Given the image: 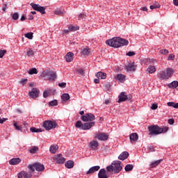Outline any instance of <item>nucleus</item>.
Instances as JSON below:
<instances>
[{
  "label": "nucleus",
  "mask_w": 178,
  "mask_h": 178,
  "mask_svg": "<svg viewBox=\"0 0 178 178\" xmlns=\"http://www.w3.org/2000/svg\"><path fill=\"white\" fill-rule=\"evenodd\" d=\"M106 45H109L113 48H119L120 47L129 45V40L123 39L120 37H117L106 40Z\"/></svg>",
  "instance_id": "f257e3e1"
},
{
  "label": "nucleus",
  "mask_w": 178,
  "mask_h": 178,
  "mask_svg": "<svg viewBox=\"0 0 178 178\" xmlns=\"http://www.w3.org/2000/svg\"><path fill=\"white\" fill-rule=\"evenodd\" d=\"M122 169H123V166L120 161H113L111 165L106 167L107 172H113L115 174L122 172Z\"/></svg>",
  "instance_id": "f03ea898"
},
{
  "label": "nucleus",
  "mask_w": 178,
  "mask_h": 178,
  "mask_svg": "<svg viewBox=\"0 0 178 178\" xmlns=\"http://www.w3.org/2000/svg\"><path fill=\"white\" fill-rule=\"evenodd\" d=\"M149 134L154 136H158V134H162V133H166L169 130L168 127H160L158 125H153L148 127Z\"/></svg>",
  "instance_id": "7ed1b4c3"
},
{
  "label": "nucleus",
  "mask_w": 178,
  "mask_h": 178,
  "mask_svg": "<svg viewBox=\"0 0 178 178\" xmlns=\"http://www.w3.org/2000/svg\"><path fill=\"white\" fill-rule=\"evenodd\" d=\"M172 74H173V69L167 68L165 70L160 72L159 79H160V80H168V79L172 77Z\"/></svg>",
  "instance_id": "20e7f679"
},
{
  "label": "nucleus",
  "mask_w": 178,
  "mask_h": 178,
  "mask_svg": "<svg viewBox=\"0 0 178 178\" xmlns=\"http://www.w3.org/2000/svg\"><path fill=\"white\" fill-rule=\"evenodd\" d=\"M28 169H29L32 173H34L35 170H37V172H44L45 167L42 163H34L33 164L29 165Z\"/></svg>",
  "instance_id": "39448f33"
},
{
  "label": "nucleus",
  "mask_w": 178,
  "mask_h": 178,
  "mask_svg": "<svg viewBox=\"0 0 178 178\" xmlns=\"http://www.w3.org/2000/svg\"><path fill=\"white\" fill-rule=\"evenodd\" d=\"M43 127L45 130H52V129H55L58 124L55 121L51 120H45L42 124Z\"/></svg>",
  "instance_id": "423d86ee"
},
{
  "label": "nucleus",
  "mask_w": 178,
  "mask_h": 178,
  "mask_svg": "<svg viewBox=\"0 0 178 178\" xmlns=\"http://www.w3.org/2000/svg\"><path fill=\"white\" fill-rule=\"evenodd\" d=\"M31 6L36 12H40L42 15H45V7L40 6V4H35L34 3H31Z\"/></svg>",
  "instance_id": "0eeeda50"
},
{
  "label": "nucleus",
  "mask_w": 178,
  "mask_h": 178,
  "mask_svg": "<svg viewBox=\"0 0 178 178\" xmlns=\"http://www.w3.org/2000/svg\"><path fill=\"white\" fill-rule=\"evenodd\" d=\"M81 119L83 122H92L95 120V115L92 113H87L82 115Z\"/></svg>",
  "instance_id": "6e6552de"
},
{
  "label": "nucleus",
  "mask_w": 178,
  "mask_h": 178,
  "mask_svg": "<svg viewBox=\"0 0 178 178\" xmlns=\"http://www.w3.org/2000/svg\"><path fill=\"white\" fill-rule=\"evenodd\" d=\"M95 138H97L100 141H106L109 138V135L105 133H98L95 134Z\"/></svg>",
  "instance_id": "1a4fd4ad"
},
{
  "label": "nucleus",
  "mask_w": 178,
  "mask_h": 178,
  "mask_svg": "<svg viewBox=\"0 0 178 178\" xmlns=\"http://www.w3.org/2000/svg\"><path fill=\"white\" fill-rule=\"evenodd\" d=\"M54 161H55L56 163L60 165L62 163H65L66 159H65V157H62V154H57L54 157Z\"/></svg>",
  "instance_id": "9d476101"
},
{
  "label": "nucleus",
  "mask_w": 178,
  "mask_h": 178,
  "mask_svg": "<svg viewBox=\"0 0 178 178\" xmlns=\"http://www.w3.org/2000/svg\"><path fill=\"white\" fill-rule=\"evenodd\" d=\"M45 76L49 80H55L56 79V72L54 71H47L45 72Z\"/></svg>",
  "instance_id": "9b49d317"
},
{
  "label": "nucleus",
  "mask_w": 178,
  "mask_h": 178,
  "mask_svg": "<svg viewBox=\"0 0 178 178\" xmlns=\"http://www.w3.org/2000/svg\"><path fill=\"white\" fill-rule=\"evenodd\" d=\"M32 172H26V171H22L18 173L17 176L18 178H31L33 175L31 174Z\"/></svg>",
  "instance_id": "f8f14e48"
},
{
  "label": "nucleus",
  "mask_w": 178,
  "mask_h": 178,
  "mask_svg": "<svg viewBox=\"0 0 178 178\" xmlns=\"http://www.w3.org/2000/svg\"><path fill=\"white\" fill-rule=\"evenodd\" d=\"M40 95V90L38 89L33 88L32 90L29 92V96L31 98H38V95Z\"/></svg>",
  "instance_id": "ddd939ff"
},
{
  "label": "nucleus",
  "mask_w": 178,
  "mask_h": 178,
  "mask_svg": "<svg viewBox=\"0 0 178 178\" xmlns=\"http://www.w3.org/2000/svg\"><path fill=\"white\" fill-rule=\"evenodd\" d=\"M99 146V143L95 140H92L89 143V147L91 148V149H93V151H95V149H98Z\"/></svg>",
  "instance_id": "4468645a"
},
{
  "label": "nucleus",
  "mask_w": 178,
  "mask_h": 178,
  "mask_svg": "<svg viewBox=\"0 0 178 178\" xmlns=\"http://www.w3.org/2000/svg\"><path fill=\"white\" fill-rule=\"evenodd\" d=\"M94 126H95V122L85 123L83 126H82V130H90V129L94 127Z\"/></svg>",
  "instance_id": "2eb2a0df"
},
{
  "label": "nucleus",
  "mask_w": 178,
  "mask_h": 178,
  "mask_svg": "<svg viewBox=\"0 0 178 178\" xmlns=\"http://www.w3.org/2000/svg\"><path fill=\"white\" fill-rule=\"evenodd\" d=\"M99 178H108V174H106V170L104 168L101 169L98 173Z\"/></svg>",
  "instance_id": "dca6fc26"
},
{
  "label": "nucleus",
  "mask_w": 178,
  "mask_h": 178,
  "mask_svg": "<svg viewBox=\"0 0 178 178\" xmlns=\"http://www.w3.org/2000/svg\"><path fill=\"white\" fill-rule=\"evenodd\" d=\"M100 169L99 165L91 167L89 170L86 172V175H92V173H95V172H98V170Z\"/></svg>",
  "instance_id": "f3484780"
},
{
  "label": "nucleus",
  "mask_w": 178,
  "mask_h": 178,
  "mask_svg": "<svg viewBox=\"0 0 178 178\" xmlns=\"http://www.w3.org/2000/svg\"><path fill=\"white\" fill-rule=\"evenodd\" d=\"M125 69L127 72H134L136 70V65H134V63H129L125 65Z\"/></svg>",
  "instance_id": "a211bd4d"
},
{
  "label": "nucleus",
  "mask_w": 178,
  "mask_h": 178,
  "mask_svg": "<svg viewBox=\"0 0 178 178\" xmlns=\"http://www.w3.org/2000/svg\"><path fill=\"white\" fill-rule=\"evenodd\" d=\"M22 162V159L20 158H14L9 161L10 165H19Z\"/></svg>",
  "instance_id": "6ab92c4d"
},
{
  "label": "nucleus",
  "mask_w": 178,
  "mask_h": 178,
  "mask_svg": "<svg viewBox=\"0 0 178 178\" xmlns=\"http://www.w3.org/2000/svg\"><path fill=\"white\" fill-rule=\"evenodd\" d=\"M73 56H74V54H73L72 52L67 53L65 56L66 62H72L73 60Z\"/></svg>",
  "instance_id": "aec40b11"
},
{
  "label": "nucleus",
  "mask_w": 178,
  "mask_h": 178,
  "mask_svg": "<svg viewBox=\"0 0 178 178\" xmlns=\"http://www.w3.org/2000/svg\"><path fill=\"white\" fill-rule=\"evenodd\" d=\"M95 76L97 79H100L101 80H105V79H106V73L105 72H99L95 74Z\"/></svg>",
  "instance_id": "412c9836"
},
{
  "label": "nucleus",
  "mask_w": 178,
  "mask_h": 178,
  "mask_svg": "<svg viewBox=\"0 0 178 178\" xmlns=\"http://www.w3.org/2000/svg\"><path fill=\"white\" fill-rule=\"evenodd\" d=\"M129 158V152H124L118 156V159L120 161H124V159H127Z\"/></svg>",
  "instance_id": "4be33fe9"
},
{
  "label": "nucleus",
  "mask_w": 178,
  "mask_h": 178,
  "mask_svg": "<svg viewBox=\"0 0 178 178\" xmlns=\"http://www.w3.org/2000/svg\"><path fill=\"white\" fill-rule=\"evenodd\" d=\"M129 138L131 143L136 142L137 140H138V134H137V133H132L130 135Z\"/></svg>",
  "instance_id": "5701e85b"
},
{
  "label": "nucleus",
  "mask_w": 178,
  "mask_h": 178,
  "mask_svg": "<svg viewBox=\"0 0 178 178\" xmlns=\"http://www.w3.org/2000/svg\"><path fill=\"white\" fill-rule=\"evenodd\" d=\"M118 98V102H124L127 99V95H124V92H121Z\"/></svg>",
  "instance_id": "b1692460"
},
{
  "label": "nucleus",
  "mask_w": 178,
  "mask_h": 178,
  "mask_svg": "<svg viewBox=\"0 0 178 178\" xmlns=\"http://www.w3.org/2000/svg\"><path fill=\"white\" fill-rule=\"evenodd\" d=\"M115 79L116 80H119V81H121V83H123L124 80H126V76L122 74H118L115 76Z\"/></svg>",
  "instance_id": "393cba45"
},
{
  "label": "nucleus",
  "mask_w": 178,
  "mask_h": 178,
  "mask_svg": "<svg viewBox=\"0 0 178 178\" xmlns=\"http://www.w3.org/2000/svg\"><path fill=\"white\" fill-rule=\"evenodd\" d=\"M65 166L67 169H72V168H73V166H74V162H73V161H68L65 162Z\"/></svg>",
  "instance_id": "a878e982"
},
{
  "label": "nucleus",
  "mask_w": 178,
  "mask_h": 178,
  "mask_svg": "<svg viewBox=\"0 0 178 178\" xmlns=\"http://www.w3.org/2000/svg\"><path fill=\"white\" fill-rule=\"evenodd\" d=\"M59 147L58 145H51L49 147V151L51 154H55L56 152V150H58Z\"/></svg>",
  "instance_id": "bb28decb"
},
{
  "label": "nucleus",
  "mask_w": 178,
  "mask_h": 178,
  "mask_svg": "<svg viewBox=\"0 0 178 178\" xmlns=\"http://www.w3.org/2000/svg\"><path fill=\"white\" fill-rule=\"evenodd\" d=\"M147 72L150 74H152V73H155V72H156V68L155 67V66L149 65L147 68Z\"/></svg>",
  "instance_id": "cd10ccee"
},
{
  "label": "nucleus",
  "mask_w": 178,
  "mask_h": 178,
  "mask_svg": "<svg viewBox=\"0 0 178 178\" xmlns=\"http://www.w3.org/2000/svg\"><path fill=\"white\" fill-rule=\"evenodd\" d=\"M169 88H177L178 87V81H174L170 84H168Z\"/></svg>",
  "instance_id": "c85d7f7f"
},
{
  "label": "nucleus",
  "mask_w": 178,
  "mask_h": 178,
  "mask_svg": "<svg viewBox=\"0 0 178 178\" xmlns=\"http://www.w3.org/2000/svg\"><path fill=\"white\" fill-rule=\"evenodd\" d=\"M83 55H91V50L90 49L83 48L82 49Z\"/></svg>",
  "instance_id": "c756f323"
},
{
  "label": "nucleus",
  "mask_w": 178,
  "mask_h": 178,
  "mask_svg": "<svg viewBox=\"0 0 178 178\" xmlns=\"http://www.w3.org/2000/svg\"><path fill=\"white\" fill-rule=\"evenodd\" d=\"M26 55L29 57V58H33V56H34V51H33V49H29L26 51Z\"/></svg>",
  "instance_id": "7c9ffc66"
},
{
  "label": "nucleus",
  "mask_w": 178,
  "mask_h": 178,
  "mask_svg": "<svg viewBox=\"0 0 178 178\" xmlns=\"http://www.w3.org/2000/svg\"><path fill=\"white\" fill-rule=\"evenodd\" d=\"M161 8V4L158 2H155L153 5L150 6V9L152 10L153 9H159Z\"/></svg>",
  "instance_id": "2f4dec72"
},
{
  "label": "nucleus",
  "mask_w": 178,
  "mask_h": 178,
  "mask_svg": "<svg viewBox=\"0 0 178 178\" xmlns=\"http://www.w3.org/2000/svg\"><path fill=\"white\" fill-rule=\"evenodd\" d=\"M168 106H172V108H175V109H178V103H175L173 102H168L167 103Z\"/></svg>",
  "instance_id": "473e14b6"
},
{
  "label": "nucleus",
  "mask_w": 178,
  "mask_h": 178,
  "mask_svg": "<svg viewBox=\"0 0 178 178\" xmlns=\"http://www.w3.org/2000/svg\"><path fill=\"white\" fill-rule=\"evenodd\" d=\"M63 101H69L70 99V96L67 93L63 94L61 96Z\"/></svg>",
  "instance_id": "72a5a7b5"
},
{
  "label": "nucleus",
  "mask_w": 178,
  "mask_h": 178,
  "mask_svg": "<svg viewBox=\"0 0 178 178\" xmlns=\"http://www.w3.org/2000/svg\"><path fill=\"white\" fill-rule=\"evenodd\" d=\"M30 131H31V133H41V132H42V129H37L35 127L30 128Z\"/></svg>",
  "instance_id": "f704fd0d"
},
{
  "label": "nucleus",
  "mask_w": 178,
  "mask_h": 178,
  "mask_svg": "<svg viewBox=\"0 0 178 178\" xmlns=\"http://www.w3.org/2000/svg\"><path fill=\"white\" fill-rule=\"evenodd\" d=\"M133 168H134V166L131 164L127 165L124 168L125 172H130V171L133 170Z\"/></svg>",
  "instance_id": "c9c22d12"
},
{
  "label": "nucleus",
  "mask_w": 178,
  "mask_h": 178,
  "mask_svg": "<svg viewBox=\"0 0 178 178\" xmlns=\"http://www.w3.org/2000/svg\"><path fill=\"white\" fill-rule=\"evenodd\" d=\"M70 28V31H77V30H79L80 27L77 26H72V25H69L68 26Z\"/></svg>",
  "instance_id": "e433bc0d"
},
{
  "label": "nucleus",
  "mask_w": 178,
  "mask_h": 178,
  "mask_svg": "<svg viewBox=\"0 0 178 178\" xmlns=\"http://www.w3.org/2000/svg\"><path fill=\"white\" fill-rule=\"evenodd\" d=\"M38 151V147L37 146H33L32 147L30 150H29V152L31 154H35Z\"/></svg>",
  "instance_id": "4c0bfd02"
},
{
  "label": "nucleus",
  "mask_w": 178,
  "mask_h": 178,
  "mask_svg": "<svg viewBox=\"0 0 178 178\" xmlns=\"http://www.w3.org/2000/svg\"><path fill=\"white\" fill-rule=\"evenodd\" d=\"M83 124H83V122H81V121H77L75 124V127H76L77 129H81V130H83Z\"/></svg>",
  "instance_id": "58836bf2"
},
{
  "label": "nucleus",
  "mask_w": 178,
  "mask_h": 178,
  "mask_svg": "<svg viewBox=\"0 0 178 178\" xmlns=\"http://www.w3.org/2000/svg\"><path fill=\"white\" fill-rule=\"evenodd\" d=\"M161 162H162V160H157L156 161H153L151 163L152 168H156V166H158V165H159V163H161Z\"/></svg>",
  "instance_id": "ea45409f"
},
{
  "label": "nucleus",
  "mask_w": 178,
  "mask_h": 178,
  "mask_svg": "<svg viewBox=\"0 0 178 178\" xmlns=\"http://www.w3.org/2000/svg\"><path fill=\"white\" fill-rule=\"evenodd\" d=\"M51 89H47V90H45L43 92V97L44 98H47L48 97V95H49V94H51Z\"/></svg>",
  "instance_id": "a19ab883"
},
{
  "label": "nucleus",
  "mask_w": 178,
  "mask_h": 178,
  "mask_svg": "<svg viewBox=\"0 0 178 178\" xmlns=\"http://www.w3.org/2000/svg\"><path fill=\"white\" fill-rule=\"evenodd\" d=\"M37 73H38V71L36 68H32L29 71V74H37Z\"/></svg>",
  "instance_id": "79ce46f5"
},
{
  "label": "nucleus",
  "mask_w": 178,
  "mask_h": 178,
  "mask_svg": "<svg viewBox=\"0 0 178 178\" xmlns=\"http://www.w3.org/2000/svg\"><path fill=\"white\" fill-rule=\"evenodd\" d=\"M14 127H15L16 130H22V126L19 125L17 124V122L14 121V124H13Z\"/></svg>",
  "instance_id": "37998d69"
},
{
  "label": "nucleus",
  "mask_w": 178,
  "mask_h": 178,
  "mask_svg": "<svg viewBox=\"0 0 178 178\" xmlns=\"http://www.w3.org/2000/svg\"><path fill=\"white\" fill-rule=\"evenodd\" d=\"M24 35L26 38H29V40H33V32L27 33Z\"/></svg>",
  "instance_id": "c03bdc74"
},
{
  "label": "nucleus",
  "mask_w": 178,
  "mask_h": 178,
  "mask_svg": "<svg viewBox=\"0 0 178 178\" xmlns=\"http://www.w3.org/2000/svg\"><path fill=\"white\" fill-rule=\"evenodd\" d=\"M159 52L161 55H168V54H169V51L166 49H161Z\"/></svg>",
  "instance_id": "a18cd8bd"
},
{
  "label": "nucleus",
  "mask_w": 178,
  "mask_h": 178,
  "mask_svg": "<svg viewBox=\"0 0 178 178\" xmlns=\"http://www.w3.org/2000/svg\"><path fill=\"white\" fill-rule=\"evenodd\" d=\"M49 105H50V106H56V105H58V100L54 99V100L50 102L49 103Z\"/></svg>",
  "instance_id": "49530a36"
},
{
  "label": "nucleus",
  "mask_w": 178,
  "mask_h": 178,
  "mask_svg": "<svg viewBox=\"0 0 178 178\" xmlns=\"http://www.w3.org/2000/svg\"><path fill=\"white\" fill-rule=\"evenodd\" d=\"M76 72L79 73V74H81V76H84L85 74L84 70L83 69H78Z\"/></svg>",
  "instance_id": "de8ad7c7"
},
{
  "label": "nucleus",
  "mask_w": 178,
  "mask_h": 178,
  "mask_svg": "<svg viewBox=\"0 0 178 178\" xmlns=\"http://www.w3.org/2000/svg\"><path fill=\"white\" fill-rule=\"evenodd\" d=\"M5 54H6V50H0V58H3L5 56Z\"/></svg>",
  "instance_id": "09e8293b"
},
{
  "label": "nucleus",
  "mask_w": 178,
  "mask_h": 178,
  "mask_svg": "<svg viewBox=\"0 0 178 178\" xmlns=\"http://www.w3.org/2000/svg\"><path fill=\"white\" fill-rule=\"evenodd\" d=\"M13 20H17V19H19V13H15L13 15Z\"/></svg>",
  "instance_id": "8fccbe9b"
},
{
  "label": "nucleus",
  "mask_w": 178,
  "mask_h": 178,
  "mask_svg": "<svg viewBox=\"0 0 178 178\" xmlns=\"http://www.w3.org/2000/svg\"><path fill=\"white\" fill-rule=\"evenodd\" d=\"M63 12L62 10L58 9L55 11V15H58V16H60L61 15H63Z\"/></svg>",
  "instance_id": "3c124183"
},
{
  "label": "nucleus",
  "mask_w": 178,
  "mask_h": 178,
  "mask_svg": "<svg viewBox=\"0 0 178 178\" xmlns=\"http://www.w3.org/2000/svg\"><path fill=\"white\" fill-rule=\"evenodd\" d=\"M168 60H175V54H170L168 56Z\"/></svg>",
  "instance_id": "603ef678"
},
{
  "label": "nucleus",
  "mask_w": 178,
  "mask_h": 178,
  "mask_svg": "<svg viewBox=\"0 0 178 178\" xmlns=\"http://www.w3.org/2000/svg\"><path fill=\"white\" fill-rule=\"evenodd\" d=\"M58 87H60L61 88H65L66 87V83L63 82L58 83Z\"/></svg>",
  "instance_id": "864d4df0"
},
{
  "label": "nucleus",
  "mask_w": 178,
  "mask_h": 178,
  "mask_svg": "<svg viewBox=\"0 0 178 178\" xmlns=\"http://www.w3.org/2000/svg\"><path fill=\"white\" fill-rule=\"evenodd\" d=\"M127 55L128 56H134V55H136V53L134 51H129Z\"/></svg>",
  "instance_id": "5fc2aeb1"
},
{
  "label": "nucleus",
  "mask_w": 178,
  "mask_h": 178,
  "mask_svg": "<svg viewBox=\"0 0 178 178\" xmlns=\"http://www.w3.org/2000/svg\"><path fill=\"white\" fill-rule=\"evenodd\" d=\"M69 33H70V30L69 26H68V29H64V30L63 31V34H69Z\"/></svg>",
  "instance_id": "6e6d98bb"
},
{
  "label": "nucleus",
  "mask_w": 178,
  "mask_h": 178,
  "mask_svg": "<svg viewBox=\"0 0 178 178\" xmlns=\"http://www.w3.org/2000/svg\"><path fill=\"white\" fill-rule=\"evenodd\" d=\"M152 109L153 111H155L156 109H158V104H153L152 106Z\"/></svg>",
  "instance_id": "4d7b16f0"
},
{
  "label": "nucleus",
  "mask_w": 178,
  "mask_h": 178,
  "mask_svg": "<svg viewBox=\"0 0 178 178\" xmlns=\"http://www.w3.org/2000/svg\"><path fill=\"white\" fill-rule=\"evenodd\" d=\"M148 149L150 152H154V151H155V149L152 146H149Z\"/></svg>",
  "instance_id": "13d9d810"
},
{
  "label": "nucleus",
  "mask_w": 178,
  "mask_h": 178,
  "mask_svg": "<svg viewBox=\"0 0 178 178\" xmlns=\"http://www.w3.org/2000/svg\"><path fill=\"white\" fill-rule=\"evenodd\" d=\"M26 82H27V79H22L19 83L21 84H24Z\"/></svg>",
  "instance_id": "bf43d9fd"
},
{
  "label": "nucleus",
  "mask_w": 178,
  "mask_h": 178,
  "mask_svg": "<svg viewBox=\"0 0 178 178\" xmlns=\"http://www.w3.org/2000/svg\"><path fill=\"white\" fill-rule=\"evenodd\" d=\"M168 123H169L170 124H173V123H175V120H173V119H169V120H168Z\"/></svg>",
  "instance_id": "052dcab7"
},
{
  "label": "nucleus",
  "mask_w": 178,
  "mask_h": 178,
  "mask_svg": "<svg viewBox=\"0 0 178 178\" xmlns=\"http://www.w3.org/2000/svg\"><path fill=\"white\" fill-rule=\"evenodd\" d=\"M149 62L150 63H156V60L152 58V59H149Z\"/></svg>",
  "instance_id": "680f3d73"
},
{
  "label": "nucleus",
  "mask_w": 178,
  "mask_h": 178,
  "mask_svg": "<svg viewBox=\"0 0 178 178\" xmlns=\"http://www.w3.org/2000/svg\"><path fill=\"white\" fill-rule=\"evenodd\" d=\"M141 10H143V12H147V10H148V8L147 7H142Z\"/></svg>",
  "instance_id": "e2e57ef3"
},
{
  "label": "nucleus",
  "mask_w": 178,
  "mask_h": 178,
  "mask_svg": "<svg viewBox=\"0 0 178 178\" xmlns=\"http://www.w3.org/2000/svg\"><path fill=\"white\" fill-rule=\"evenodd\" d=\"M104 104H105L106 105H109V104H111V100H109V99L105 100Z\"/></svg>",
  "instance_id": "0e129e2a"
},
{
  "label": "nucleus",
  "mask_w": 178,
  "mask_h": 178,
  "mask_svg": "<svg viewBox=\"0 0 178 178\" xmlns=\"http://www.w3.org/2000/svg\"><path fill=\"white\" fill-rule=\"evenodd\" d=\"M173 3L175 6H178V0H173Z\"/></svg>",
  "instance_id": "69168bd1"
},
{
  "label": "nucleus",
  "mask_w": 178,
  "mask_h": 178,
  "mask_svg": "<svg viewBox=\"0 0 178 178\" xmlns=\"http://www.w3.org/2000/svg\"><path fill=\"white\" fill-rule=\"evenodd\" d=\"M94 82L95 83V84H99V79H95L94 80Z\"/></svg>",
  "instance_id": "338daca9"
},
{
  "label": "nucleus",
  "mask_w": 178,
  "mask_h": 178,
  "mask_svg": "<svg viewBox=\"0 0 178 178\" xmlns=\"http://www.w3.org/2000/svg\"><path fill=\"white\" fill-rule=\"evenodd\" d=\"M82 17H84V15H83V14H80V15L78 16V18H79V19H82Z\"/></svg>",
  "instance_id": "774afa93"
}]
</instances>
